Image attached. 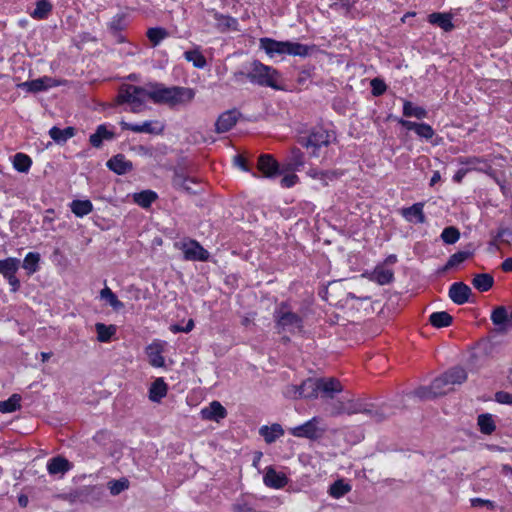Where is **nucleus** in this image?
Listing matches in <instances>:
<instances>
[{
	"label": "nucleus",
	"instance_id": "nucleus-12",
	"mask_svg": "<svg viewBox=\"0 0 512 512\" xmlns=\"http://www.w3.org/2000/svg\"><path fill=\"white\" fill-rule=\"evenodd\" d=\"M58 85H59V82L56 81L55 79L48 77V76H44V77H41V78H38V79H35L32 81L22 82V83L18 84V87L23 90H26L27 92L36 93V92H40V91H45L51 87H56Z\"/></svg>",
	"mask_w": 512,
	"mask_h": 512
},
{
	"label": "nucleus",
	"instance_id": "nucleus-54",
	"mask_svg": "<svg viewBox=\"0 0 512 512\" xmlns=\"http://www.w3.org/2000/svg\"><path fill=\"white\" fill-rule=\"evenodd\" d=\"M448 385H450V383H448L447 379H445V375L443 374L442 376L436 378L431 383L432 394L437 395V396L445 394L446 393L445 387Z\"/></svg>",
	"mask_w": 512,
	"mask_h": 512
},
{
	"label": "nucleus",
	"instance_id": "nucleus-22",
	"mask_svg": "<svg viewBox=\"0 0 512 512\" xmlns=\"http://www.w3.org/2000/svg\"><path fill=\"white\" fill-rule=\"evenodd\" d=\"M319 392H322L324 396L333 398L334 393L342 391L341 383L335 378H319Z\"/></svg>",
	"mask_w": 512,
	"mask_h": 512
},
{
	"label": "nucleus",
	"instance_id": "nucleus-46",
	"mask_svg": "<svg viewBox=\"0 0 512 512\" xmlns=\"http://www.w3.org/2000/svg\"><path fill=\"white\" fill-rule=\"evenodd\" d=\"M308 175L313 179H318L323 185H328L329 181H333L337 178L335 171H319L317 169H310Z\"/></svg>",
	"mask_w": 512,
	"mask_h": 512
},
{
	"label": "nucleus",
	"instance_id": "nucleus-8",
	"mask_svg": "<svg viewBox=\"0 0 512 512\" xmlns=\"http://www.w3.org/2000/svg\"><path fill=\"white\" fill-rule=\"evenodd\" d=\"M175 247L182 251L183 258L186 261H207L209 259V252L196 240L184 239L183 241L176 242Z\"/></svg>",
	"mask_w": 512,
	"mask_h": 512
},
{
	"label": "nucleus",
	"instance_id": "nucleus-49",
	"mask_svg": "<svg viewBox=\"0 0 512 512\" xmlns=\"http://www.w3.org/2000/svg\"><path fill=\"white\" fill-rule=\"evenodd\" d=\"M96 332H97V339L100 342H108L112 338V336L115 333V327L110 325L106 326L103 323H97L95 325Z\"/></svg>",
	"mask_w": 512,
	"mask_h": 512
},
{
	"label": "nucleus",
	"instance_id": "nucleus-60",
	"mask_svg": "<svg viewBox=\"0 0 512 512\" xmlns=\"http://www.w3.org/2000/svg\"><path fill=\"white\" fill-rule=\"evenodd\" d=\"M283 394L286 398L290 399H298L301 398L300 395V386L299 385H288L284 391Z\"/></svg>",
	"mask_w": 512,
	"mask_h": 512
},
{
	"label": "nucleus",
	"instance_id": "nucleus-2",
	"mask_svg": "<svg viewBox=\"0 0 512 512\" xmlns=\"http://www.w3.org/2000/svg\"><path fill=\"white\" fill-rule=\"evenodd\" d=\"M195 90L189 87H166L161 83L151 84L150 99L155 104L168 105L169 107L185 106L192 102Z\"/></svg>",
	"mask_w": 512,
	"mask_h": 512
},
{
	"label": "nucleus",
	"instance_id": "nucleus-34",
	"mask_svg": "<svg viewBox=\"0 0 512 512\" xmlns=\"http://www.w3.org/2000/svg\"><path fill=\"white\" fill-rule=\"evenodd\" d=\"M445 379H447L450 385L462 384L467 379L466 371L461 367H454L444 373Z\"/></svg>",
	"mask_w": 512,
	"mask_h": 512
},
{
	"label": "nucleus",
	"instance_id": "nucleus-27",
	"mask_svg": "<svg viewBox=\"0 0 512 512\" xmlns=\"http://www.w3.org/2000/svg\"><path fill=\"white\" fill-rule=\"evenodd\" d=\"M429 23L437 25L445 32H449L454 28L450 14L434 12L428 16Z\"/></svg>",
	"mask_w": 512,
	"mask_h": 512
},
{
	"label": "nucleus",
	"instance_id": "nucleus-31",
	"mask_svg": "<svg viewBox=\"0 0 512 512\" xmlns=\"http://www.w3.org/2000/svg\"><path fill=\"white\" fill-rule=\"evenodd\" d=\"M49 135L55 142L59 144L65 143L75 135V128L66 127L65 129H60L54 126L49 130Z\"/></svg>",
	"mask_w": 512,
	"mask_h": 512
},
{
	"label": "nucleus",
	"instance_id": "nucleus-44",
	"mask_svg": "<svg viewBox=\"0 0 512 512\" xmlns=\"http://www.w3.org/2000/svg\"><path fill=\"white\" fill-rule=\"evenodd\" d=\"M478 426L483 434L490 435L495 429V423L490 414H481L478 416Z\"/></svg>",
	"mask_w": 512,
	"mask_h": 512
},
{
	"label": "nucleus",
	"instance_id": "nucleus-5",
	"mask_svg": "<svg viewBox=\"0 0 512 512\" xmlns=\"http://www.w3.org/2000/svg\"><path fill=\"white\" fill-rule=\"evenodd\" d=\"M260 48L263 49L270 57H273L276 54H288L294 56L308 55V47L306 45L290 41H277L266 37L260 39Z\"/></svg>",
	"mask_w": 512,
	"mask_h": 512
},
{
	"label": "nucleus",
	"instance_id": "nucleus-13",
	"mask_svg": "<svg viewBox=\"0 0 512 512\" xmlns=\"http://www.w3.org/2000/svg\"><path fill=\"white\" fill-rule=\"evenodd\" d=\"M239 116L240 113L236 109L222 113L215 123L216 132L225 133L231 130L237 123Z\"/></svg>",
	"mask_w": 512,
	"mask_h": 512
},
{
	"label": "nucleus",
	"instance_id": "nucleus-29",
	"mask_svg": "<svg viewBox=\"0 0 512 512\" xmlns=\"http://www.w3.org/2000/svg\"><path fill=\"white\" fill-rule=\"evenodd\" d=\"M167 384L162 378H157L149 389V399L152 402H160L167 394Z\"/></svg>",
	"mask_w": 512,
	"mask_h": 512
},
{
	"label": "nucleus",
	"instance_id": "nucleus-3",
	"mask_svg": "<svg viewBox=\"0 0 512 512\" xmlns=\"http://www.w3.org/2000/svg\"><path fill=\"white\" fill-rule=\"evenodd\" d=\"M150 93L151 84L146 87L125 84L119 89L117 101L119 104H130V111L133 113H139L145 108L146 99H150Z\"/></svg>",
	"mask_w": 512,
	"mask_h": 512
},
{
	"label": "nucleus",
	"instance_id": "nucleus-41",
	"mask_svg": "<svg viewBox=\"0 0 512 512\" xmlns=\"http://www.w3.org/2000/svg\"><path fill=\"white\" fill-rule=\"evenodd\" d=\"M184 58L193 64L194 67L202 69L206 66L207 62L199 49L189 50L184 52Z\"/></svg>",
	"mask_w": 512,
	"mask_h": 512
},
{
	"label": "nucleus",
	"instance_id": "nucleus-58",
	"mask_svg": "<svg viewBox=\"0 0 512 512\" xmlns=\"http://www.w3.org/2000/svg\"><path fill=\"white\" fill-rule=\"evenodd\" d=\"M419 137L425 139H431L434 136V130L429 124L419 123L417 130L415 132Z\"/></svg>",
	"mask_w": 512,
	"mask_h": 512
},
{
	"label": "nucleus",
	"instance_id": "nucleus-20",
	"mask_svg": "<svg viewBox=\"0 0 512 512\" xmlns=\"http://www.w3.org/2000/svg\"><path fill=\"white\" fill-rule=\"evenodd\" d=\"M304 165V154L299 148L291 149L290 155L282 165V171L289 172L299 170Z\"/></svg>",
	"mask_w": 512,
	"mask_h": 512
},
{
	"label": "nucleus",
	"instance_id": "nucleus-9",
	"mask_svg": "<svg viewBox=\"0 0 512 512\" xmlns=\"http://www.w3.org/2000/svg\"><path fill=\"white\" fill-rule=\"evenodd\" d=\"M321 419L313 417L309 421L302 425L289 429V433L295 437L308 438V439H319L323 436L325 428L320 426Z\"/></svg>",
	"mask_w": 512,
	"mask_h": 512
},
{
	"label": "nucleus",
	"instance_id": "nucleus-17",
	"mask_svg": "<svg viewBox=\"0 0 512 512\" xmlns=\"http://www.w3.org/2000/svg\"><path fill=\"white\" fill-rule=\"evenodd\" d=\"M213 17L216 21V28L218 31L222 33L229 31H239V23L236 18L218 12H214Z\"/></svg>",
	"mask_w": 512,
	"mask_h": 512
},
{
	"label": "nucleus",
	"instance_id": "nucleus-35",
	"mask_svg": "<svg viewBox=\"0 0 512 512\" xmlns=\"http://www.w3.org/2000/svg\"><path fill=\"white\" fill-rule=\"evenodd\" d=\"M452 320V316L445 311L434 312L429 317L430 323L436 328L447 327L452 323Z\"/></svg>",
	"mask_w": 512,
	"mask_h": 512
},
{
	"label": "nucleus",
	"instance_id": "nucleus-64",
	"mask_svg": "<svg viewBox=\"0 0 512 512\" xmlns=\"http://www.w3.org/2000/svg\"><path fill=\"white\" fill-rule=\"evenodd\" d=\"M330 7L331 8H334V9H344L346 11L349 10L350 8V2L349 0H334L331 4H330Z\"/></svg>",
	"mask_w": 512,
	"mask_h": 512
},
{
	"label": "nucleus",
	"instance_id": "nucleus-11",
	"mask_svg": "<svg viewBox=\"0 0 512 512\" xmlns=\"http://www.w3.org/2000/svg\"><path fill=\"white\" fill-rule=\"evenodd\" d=\"M258 170L267 178H274L284 173L278 162L268 154L261 155L258 160Z\"/></svg>",
	"mask_w": 512,
	"mask_h": 512
},
{
	"label": "nucleus",
	"instance_id": "nucleus-45",
	"mask_svg": "<svg viewBox=\"0 0 512 512\" xmlns=\"http://www.w3.org/2000/svg\"><path fill=\"white\" fill-rule=\"evenodd\" d=\"M394 273L391 269L377 267L373 272V279L380 285H386L392 282Z\"/></svg>",
	"mask_w": 512,
	"mask_h": 512
},
{
	"label": "nucleus",
	"instance_id": "nucleus-4",
	"mask_svg": "<svg viewBox=\"0 0 512 512\" xmlns=\"http://www.w3.org/2000/svg\"><path fill=\"white\" fill-rule=\"evenodd\" d=\"M246 78L253 84L263 87H271L275 90L281 89L277 84L279 73L274 68L254 60L247 69Z\"/></svg>",
	"mask_w": 512,
	"mask_h": 512
},
{
	"label": "nucleus",
	"instance_id": "nucleus-33",
	"mask_svg": "<svg viewBox=\"0 0 512 512\" xmlns=\"http://www.w3.org/2000/svg\"><path fill=\"white\" fill-rule=\"evenodd\" d=\"M352 489L351 485L346 483L343 479L335 481L329 487V495L335 499H339L350 492Z\"/></svg>",
	"mask_w": 512,
	"mask_h": 512
},
{
	"label": "nucleus",
	"instance_id": "nucleus-16",
	"mask_svg": "<svg viewBox=\"0 0 512 512\" xmlns=\"http://www.w3.org/2000/svg\"><path fill=\"white\" fill-rule=\"evenodd\" d=\"M263 481L268 487L280 489L288 483V478L284 473L277 472L274 468L268 467L263 477Z\"/></svg>",
	"mask_w": 512,
	"mask_h": 512
},
{
	"label": "nucleus",
	"instance_id": "nucleus-63",
	"mask_svg": "<svg viewBox=\"0 0 512 512\" xmlns=\"http://www.w3.org/2000/svg\"><path fill=\"white\" fill-rule=\"evenodd\" d=\"M496 401L501 404H512V394L504 391L497 392L495 395Z\"/></svg>",
	"mask_w": 512,
	"mask_h": 512
},
{
	"label": "nucleus",
	"instance_id": "nucleus-62",
	"mask_svg": "<svg viewBox=\"0 0 512 512\" xmlns=\"http://www.w3.org/2000/svg\"><path fill=\"white\" fill-rule=\"evenodd\" d=\"M299 178L296 174H288L285 175L281 179V186L284 188H290L294 186L298 182Z\"/></svg>",
	"mask_w": 512,
	"mask_h": 512
},
{
	"label": "nucleus",
	"instance_id": "nucleus-14",
	"mask_svg": "<svg viewBox=\"0 0 512 512\" xmlns=\"http://www.w3.org/2000/svg\"><path fill=\"white\" fill-rule=\"evenodd\" d=\"M471 293V288L463 282L453 283L449 288V297L458 305L468 302Z\"/></svg>",
	"mask_w": 512,
	"mask_h": 512
},
{
	"label": "nucleus",
	"instance_id": "nucleus-18",
	"mask_svg": "<svg viewBox=\"0 0 512 512\" xmlns=\"http://www.w3.org/2000/svg\"><path fill=\"white\" fill-rule=\"evenodd\" d=\"M107 167L115 173L122 175L132 170V162L127 160L123 154L113 156L107 162Z\"/></svg>",
	"mask_w": 512,
	"mask_h": 512
},
{
	"label": "nucleus",
	"instance_id": "nucleus-40",
	"mask_svg": "<svg viewBox=\"0 0 512 512\" xmlns=\"http://www.w3.org/2000/svg\"><path fill=\"white\" fill-rule=\"evenodd\" d=\"M403 115L406 117H416L417 119H423L427 116V111L422 107L415 106L410 101H404Z\"/></svg>",
	"mask_w": 512,
	"mask_h": 512
},
{
	"label": "nucleus",
	"instance_id": "nucleus-37",
	"mask_svg": "<svg viewBox=\"0 0 512 512\" xmlns=\"http://www.w3.org/2000/svg\"><path fill=\"white\" fill-rule=\"evenodd\" d=\"M32 165L31 158L24 153H16L13 157V167L21 173H27Z\"/></svg>",
	"mask_w": 512,
	"mask_h": 512
},
{
	"label": "nucleus",
	"instance_id": "nucleus-1",
	"mask_svg": "<svg viewBox=\"0 0 512 512\" xmlns=\"http://www.w3.org/2000/svg\"><path fill=\"white\" fill-rule=\"evenodd\" d=\"M358 413L366 414L376 422H381L391 415L388 407L375 406L374 404L362 399H350L343 397L342 399L331 403L330 414L332 416H339L342 414L353 415Z\"/></svg>",
	"mask_w": 512,
	"mask_h": 512
},
{
	"label": "nucleus",
	"instance_id": "nucleus-6",
	"mask_svg": "<svg viewBox=\"0 0 512 512\" xmlns=\"http://www.w3.org/2000/svg\"><path fill=\"white\" fill-rule=\"evenodd\" d=\"M278 332L298 333L302 331L303 319L290 310L286 303H281L274 313Z\"/></svg>",
	"mask_w": 512,
	"mask_h": 512
},
{
	"label": "nucleus",
	"instance_id": "nucleus-53",
	"mask_svg": "<svg viewBox=\"0 0 512 512\" xmlns=\"http://www.w3.org/2000/svg\"><path fill=\"white\" fill-rule=\"evenodd\" d=\"M39 260L40 256L38 253L30 252L24 258L23 268L28 270L29 273H34L37 270Z\"/></svg>",
	"mask_w": 512,
	"mask_h": 512
},
{
	"label": "nucleus",
	"instance_id": "nucleus-39",
	"mask_svg": "<svg viewBox=\"0 0 512 512\" xmlns=\"http://www.w3.org/2000/svg\"><path fill=\"white\" fill-rule=\"evenodd\" d=\"M93 209V205L89 200H74L71 203V211L77 217L88 215Z\"/></svg>",
	"mask_w": 512,
	"mask_h": 512
},
{
	"label": "nucleus",
	"instance_id": "nucleus-38",
	"mask_svg": "<svg viewBox=\"0 0 512 512\" xmlns=\"http://www.w3.org/2000/svg\"><path fill=\"white\" fill-rule=\"evenodd\" d=\"M100 297L102 300H105L115 311H119L124 307V304L117 298L115 293L109 287H105L100 291Z\"/></svg>",
	"mask_w": 512,
	"mask_h": 512
},
{
	"label": "nucleus",
	"instance_id": "nucleus-50",
	"mask_svg": "<svg viewBox=\"0 0 512 512\" xmlns=\"http://www.w3.org/2000/svg\"><path fill=\"white\" fill-rule=\"evenodd\" d=\"M167 36L168 32L164 28L155 27L150 28L147 31V37L154 47L157 46Z\"/></svg>",
	"mask_w": 512,
	"mask_h": 512
},
{
	"label": "nucleus",
	"instance_id": "nucleus-10",
	"mask_svg": "<svg viewBox=\"0 0 512 512\" xmlns=\"http://www.w3.org/2000/svg\"><path fill=\"white\" fill-rule=\"evenodd\" d=\"M121 128L131 130L135 133H147L159 135L164 130V125L158 120L145 121L142 124H131L125 121L120 122Z\"/></svg>",
	"mask_w": 512,
	"mask_h": 512
},
{
	"label": "nucleus",
	"instance_id": "nucleus-30",
	"mask_svg": "<svg viewBox=\"0 0 512 512\" xmlns=\"http://www.w3.org/2000/svg\"><path fill=\"white\" fill-rule=\"evenodd\" d=\"M494 284V278L492 275L487 273L477 274L472 280V285L475 289L480 292H486L492 288Z\"/></svg>",
	"mask_w": 512,
	"mask_h": 512
},
{
	"label": "nucleus",
	"instance_id": "nucleus-59",
	"mask_svg": "<svg viewBox=\"0 0 512 512\" xmlns=\"http://www.w3.org/2000/svg\"><path fill=\"white\" fill-rule=\"evenodd\" d=\"M370 84L372 88V94L374 96H380L386 91V84L379 78L372 79Z\"/></svg>",
	"mask_w": 512,
	"mask_h": 512
},
{
	"label": "nucleus",
	"instance_id": "nucleus-24",
	"mask_svg": "<svg viewBox=\"0 0 512 512\" xmlns=\"http://www.w3.org/2000/svg\"><path fill=\"white\" fill-rule=\"evenodd\" d=\"M423 207V203H415L408 208H404L402 210V215L409 222L424 223L426 221V218L423 212Z\"/></svg>",
	"mask_w": 512,
	"mask_h": 512
},
{
	"label": "nucleus",
	"instance_id": "nucleus-32",
	"mask_svg": "<svg viewBox=\"0 0 512 512\" xmlns=\"http://www.w3.org/2000/svg\"><path fill=\"white\" fill-rule=\"evenodd\" d=\"M113 137V132L108 131L104 125H100L96 132L90 136V143L93 147L99 148L103 140H111Z\"/></svg>",
	"mask_w": 512,
	"mask_h": 512
},
{
	"label": "nucleus",
	"instance_id": "nucleus-42",
	"mask_svg": "<svg viewBox=\"0 0 512 512\" xmlns=\"http://www.w3.org/2000/svg\"><path fill=\"white\" fill-rule=\"evenodd\" d=\"M21 396L18 394H13L7 400L0 401V412L2 413H11L18 410L21 405Z\"/></svg>",
	"mask_w": 512,
	"mask_h": 512
},
{
	"label": "nucleus",
	"instance_id": "nucleus-36",
	"mask_svg": "<svg viewBox=\"0 0 512 512\" xmlns=\"http://www.w3.org/2000/svg\"><path fill=\"white\" fill-rule=\"evenodd\" d=\"M19 267V260L16 258H7L4 260H0V273L8 278L14 274H16Z\"/></svg>",
	"mask_w": 512,
	"mask_h": 512
},
{
	"label": "nucleus",
	"instance_id": "nucleus-28",
	"mask_svg": "<svg viewBox=\"0 0 512 512\" xmlns=\"http://www.w3.org/2000/svg\"><path fill=\"white\" fill-rule=\"evenodd\" d=\"M299 386L301 398L312 399L318 396V379L308 378L305 381H303Z\"/></svg>",
	"mask_w": 512,
	"mask_h": 512
},
{
	"label": "nucleus",
	"instance_id": "nucleus-55",
	"mask_svg": "<svg viewBox=\"0 0 512 512\" xmlns=\"http://www.w3.org/2000/svg\"><path fill=\"white\" fill-rule=\"evenodd\" d=\"M497 240H500L506 244H510L512 242V230L509 228H500L495 235V239L490 242V245L496 246Z\"/></svg>",
	"mask_w": 512,
	"mask_h": 512
},
{
	"label": "nucleus",
	"instance_id": "nucleus-15",
	"mask_svg": "<svg viewBox=\"0 0 512 512\" xmlns=\"http://www.w3.org/2000/svg\"><path fill=\"white\" fill-rule=\"evenodd\" d=\"M200 414L204 420L219 422L227 416V411L220 402L213 401L209 406L202 408Z\"/></svg>",
	"mask_w": 512,
	"mask_h": 512
},
{
	"label": "nucleus",
	"instance_id": "nucleus-56",
	"mask_svg": "<svg viewBox=\"0 0 512 512\" xmlns=\"http://www.w3.org/2000/svg\"><path fill=\"white\" fill-rule=\"evenodd\" d=\"M125 17L122 14H117L112 18L109 23V29L111 33L121 32L125 28Z\"/></svg>",
	"mask_w": 512,
	"mask_h": 512
},
{
	"label": "nucleus",
	"instance_id": "nucleus-43",
	"mask_svg": "<svg viewBox=\"0 0 512 512\" xmlns=\"http://www.w3.org/2000/svg\"><path fill=\"white\" fill-rule=\"evenodd\" d=\"M156 198V193L150 190L135 193L133 196L134 202L143 208L149 207Z\"/></svg>",
	"mask_w": 512,
	"mask_h": 512
},
{
	"label": "nucleus",
	"instance_id": "nucleus-52",
	"mask_svg": "<svg viewBox=\"0 0 512 512\" xmlns=\"http://www.w3.org/2000/svg\"><path fill=\"white\" fill-rule=\"evenodd\" d=\"M459 238L460 232L456 227L453 226L446 227L441 233V239L446 244H454L459 240Z\"/></svg>",
	"mask_w": 512,
	"mask_h": 512
},
{
	"label": "nucleus",
	"instance_id": "nucleus-51",
	"mask_svg": "<svg viewBox=\"0 0 512 512\" xmlns=\"http://www.w3.org/2000/svg\"><path fill=\"white\" fill-rule=\"evenodd\" d=\"M471 256H472V252H470V251L456 252L453 255H451L450 258L448 259V261L445 265V269L453 268V267L461 264L462 262H464L466 259H468Z\"/></svg>",
	"mask_w": 512,
	"mask_h": 512
},
{
	"label": "nucleus",
	"instance_id": "nucleus-19",
	"mask_svg": "<svg viewBox=\"0 0 512 512\" xmlns=\"http://www.w3.org/2000/svg\"><path fill=\"white\" fill-rule=\"evenodd\" d=\"M491 321L494 325L499 326L500 332L507 331L510 327V316L509 313L504 306L496 307L491 313Z\"/></svg>",
	"mask_w": 512,
	"mask_h": 512
},
{
	"label": "nucleus",
	"instance_id": "nucleus-7",
	"mask_svg": "<svg viewBox=\"0 0 512 512\" xmlns=\"http://www.w3.org/2000/svg\"><path fill=\"white\" fill-rule=\"evenodd\" d=\"M333 138L326 129L322 127L313 128L307 135L299 137L298 142L306 149H312V154L317 155L316 151L322 146H327Z\"/></svg>",
	"mask_w": 512,
	"mask_h": 512
},
{
	"label": "nucleus",
	"instance_id": "nucleus-26",
	"mask_svg": "<svg viewBox=\"0 0 512 512\" xmlns=\"http://www.w3.org/2000/svg\"><path fill=\"white\" fill-rule=\"evenodd\" d=\"M259 434L264 438L265 442L271 444L284 434L282 426L274 423L271 426H262Z\"/></svg>",
	"mask_w": 512,
	"mask_h": 512
},
{
	"label": "nucleus",
	"instance_id": "nucleus-57",
	"mask_svg": "<svg viewBox=\"0 0 512 512\" xmlns=\"http://www.w3.org/2000/svg\"><path fill=\"white\" fill-rule=\"evenodd\" d=\"M233 512H255L253 506L245 499L239 498L232 505Z\"/></svg>",
	"mask_w": 512,
	"mask_h": 512
},
{
	"label": "nucleus",
	"instance_id": "nucleus-23",
	"mask_svg": "<svg viewBox=\"0 0 512 512\" xmlns=\"http://www.w3.org/2000/svg\"><path fill=\"white\" fill-rule=\"evenodd\" d=\"M162 352L163 344L161 342H153L146 348V354L149 358V363L153 367H162L164 365Z\"/></svg>",
	"mask_w": 512,
	"mask_h": 512
},
{
	"label": "nucleus",
	"instance_id": "nucleus-21",
	"mask_svg": "<svg viewBox=\"0 0 512 512\" xmlns=\"http://www.w3.org/2000/svg\"><path fill=\"white\" fill-rule=\"evenodd\" d=\"M172 183L176 189L190 194L196 193V190L193 187L197 184L196 181L193 178L186 176L183 172H175Z\"/></svg>",
	"mask_w": 512,
	"mask_h": 512
},
{
	"label": "nucleus",
	"instance_id": "nucleus-47",
	"mask_svg": "<svg viewBox=\"0 0 512 512\" xmlns=\"http://www.w3.org/2000/svg\"><path fill=\"white\" fill-rule=\"evenodd\" d=\"M52 10V5L48 0H39L36 3V8L31 13L35 19H45Z\"/></svg>",
	"mask_w": 512,
	"mask_h": 512
},
{
	"label": "nucleus",
	"instance_id": "nucleus-48",
	"mask_svg": "<svg viewBox=\"0 0 512 512\" xmlns=\"http://www.w3.org/2000/svg\"><path fill=\"white\" fill-rule=\"evenodd\" d=\"M130 482L127 478H120L118 480L109 481L107 486L110 491V494L113 496H117L123 491L129 488Z\"/></svg>",
	"mask_w": 512,
	"mask_h": 512
},
{
	"label": "nucleus",
	"instance_id": "nucleus-61",
	"mask_svg": "<svg viewBox=\"0 0 512 512\" xmlns=\"http://www.w3.org/2000/svg\"><path fill=\"white\" fill-rule=\"evenodd\" d=\"M413 394L416 397H419L421 399H428V398L437 397V395L432 394V387H431V385L429 387H420V388L416 389L413 392Z\"/></svg>",
	"mask_w": 512,
	"mask_h": 512
},
{
	"label": "nucleus",
	"instance_id": "nucleus-25",
	"mask_svg": "<svg viewBox=\"0 0 512 512\" xmlns=\"http://www.w3.org/2000/svg\"><path fill=\"white\" fill-rule=\"evenodd\" d=\"M70 468V462L66 458L61 456L54 457L50 459L47 463V470L51 475L65 474L70 470Z\"/></svg>",
	"mask_w": 512,
	"mask_h": 512
}]
</instances>
